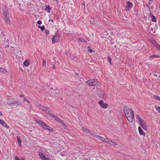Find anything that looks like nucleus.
Listing matches in <instances>:
<instances>
[{
	"mask_svg": "<svg viewBox=\"0 0 160 160\" xmlns=\"http://www.w3.org/2000/svg\"><path fill=\"white\" fill-rule=\"evenodd\" d=\"M45 112L46 113H47V114H48V115H49L51 112L49 111V110H47L46 111H45Z\"/></svg>",
	"mask_w": 160,
	"mask_h": 160,
	"instance_id": "obj_39",
	"label": "nucleus"
},
{
	"mask_svg": "<svg viewBox=\"0 0 160 160\" xmlns=\"http://www.w3.org/2000/svg\"><path fill=\"white\" fill-rule=\"evenodd\" d=\"M29 63L28 62L27 60H25L24 62H23V64L26 66H28L29 64Z\"/></svg>",
	"mask_w": 160,
	"mask_h": 160,
	"instance_id": "obj_23",
	"label": "nucleus"
},
{
	"mask_svg": "<svg viewBox=\"0 0 160 160\" xmlns=\"http://www.w3.org/2000/svg\"><path fill=\"white\" fill-rule=\"evenodd\" d=\"M141 126L144 130H147V127L146 125V124L142 125Z\"/></svg>",
	"mask_w": 160,
	"mask_h": 160,
	"instance_id": "obj_25",
	"label": "nucleus"
},
{
	"mask_svg": "<svg viewBox=\"0 0 160 160\" xmlns=\"http://www.w3.org/2000/svg\"><path fill=\"white\" fill-rule=\"evenodd\" d=\"M0 71L2 72H4V71H6L5 70L2 68H0Z\"/></svg>",
	"mask_w": 160,
	"mask_h": 160,
	"instance_id": "obj_42",
	"label": "nucleus"
},
{
	"mask_svg": "<svg viewBox=\"0 0 160 160\" xmlns=\"http://www.w3.org/2000/svg\"><path fill=\"white\" fill-rule=\"evenodd\" d=\"M149 41L150 43L152 44V45L155 47L158 45L156 42L151 37L149 38Z\"/></svg>",
	"mask_w": 160,
	"mask_h": 160,
	"instance_id": "obj_9",
	"label": "nucleus"
},
{
	"mask_svg": "<svg viewBox=\"0 0 160 160\" xmlns=\"http://www.w3.org/2000/svg\"><path fill=\"white\" fill-rule=\"evenodd\" d=\"M152 21H153V22H156V18H155L154 16L152 15Z\"/></svg>",
	"mask_w": 160,
	"mask_h": 160,
	"instance_id": "obj_31",
	"label": "nucleus"
},
{
	"mask_svg": "<svg viewBox=\"0 0 160 160\" xmlns=\"http://www.w3.org/2000/svg\"><path fill=\"white\" fill-rule=\"evenodd\" d=\"M106 143H108V144L111 145H117L118 143L116 142L110 140L109 139H108L106 141Z\"/></svg>",
	"mask_w": 160,
	"mask_h": 160,
	"instance_id": "obj_11",
	"label": "nucleus"
},
{
	"mask_svg": "<svg viewBox=\"0 0 160 160\" xmlns=\"http://www.w3.org/2000/svg\"><path fill=\"white\" fill-rule=\"evenodd\" d=\"M39 120H40L38 119H35V121H36L38 123V122H39L38 121H39Z\"/></svg>",
	"mask_w": 160,
	"mask_h": 160,
	"instance_id": "obj_45",
	"label": "nucleus"
},
{
	"mask_svg": "<svg viewBox=\"0 0 160 160\" xmlns=\"http://www.w3.org/2000/svg\"><path fill=\"white\" fill-rule=\"evenodd\" d=\"M15 159L16 160H19V159L17 157H15Z\"/></svg>",
	"mask_w": 160,
	"mask_h": 160,
	"instance_id": "obj_48",
	"label": "nucleus"
},
{
	"mask_svg": "<svg viewBox=\"0 0 160 160\" xmlns=\"http://www.w3.org/2000/svg\"><path fill=\"white\" fill-rule=\"evenodd\" d=\"M126 117L128 121L131 122L133 119L134 118V114L133 111H132V113H130V114H129L126 116Z\"/></svg>",
	"mask_w": 160,
	"mask_h": 160,
	"instance_id": "obj_5",
	"label": "nucleus"
},
{
	"mask_svg": "<svg viewBox=\"0 0 160 160\" xmlns=\"http://www.w3.org/2000/svg\"><path fill=\"white\" fill-rule=\"evenodd\" d=\"M52 67H53V68L54 69L55 68V67L54 65H53Z\"/></svg>",
	"mask_w": 160,
	"mask_h": 160,
	"instance_id": "obj_49",
	"label": "nucleus"
},
{
	"mask_svg": "<svg viewBox=\"0 0 160 160\" xmlns=\"http://www.w3.org/2000/svg\"><path fill=\"white\" fill-rule=\"evenodd\" d=\"M9 105H12V103H8V104Z\"/></svg>",
	"mask_w": 160,
	"mask_h": 160,
	"instance_id": "obj_50",
	"label": "nucleus"
},
{
	"mask_svg": "<svg viewBox=\"0 0 160 160\" xmlns=\"http://www.w3.org/2000/svg\"><path fill=\"white\" fill-rule=\"evenodd\" d=\"M89 52H92V49H89Z\"/></svg>",
	"mask_w": 160,
	"mask_h": 160,
	"instance_id": "obj_46",
	"label": "nucleus"
},
{
	"mask_svg": "<svg viewBox=\"0 0 160 160\" xmlns=\"http://www.w3.org/2000/svg\"><path fill=\"white\" fill-rule=\"evenodd\" d=\"M42 127L44 129H47L50 131H51L52 130V129L51 127L45 123L44 124H43V126H42Z\"/></svg>",
	"mask_w": 160,
	"mask_h": 160,
	"instance_id": "obj_10",
	"label": "nucleus"
},
{
	"mask_svg": "<svg viewBox=\"0 0 160 160\" xmlns=\"http://www.w3.org/2000/svg\"><path fill=\"white\" fill-rule=\"evenodd\" d=\"M26 100V99L25 98H24V99H23V101H25Z\"/></svg>",
	"mask_w": 160,
	"mask_h": 160,
	"instance_id": "obj_54",
	"label": "nucleus"
},
{
	"mask_svg": "<svg viewBox=\"0 0 160 160\" xmlns=\"http://www.w3.org/2000/svg\"><path fill=\"white\" fill-rule=\"evenodd\" d=\"M17 139H18V145L20 147H21L22 144H21V140L20 139V138H19V137L17 136Z\"/></svg>",
	"mask_w": 160,
	"mask_h": 160,
	"instance_id": "obj_20",
	"label": "nucleus"
},
{
	"mask_svg": "<svg viewBox=\"0 0 160 160\" xmlns=\"http://www.w3.org/2000/svg\"><path fill=\"white\" fill-rule=\"evenodd\" d=\"M27 101L28 103L29 102V101Z\"/></svg>",
	"mask_w": 160,
	"mask_h": 160,
	"instance_id": "obj_55",
	"label": "nucleus"
},
{
	"mask_svg": "<svg viewBox=\"0 0 160 160\" xmlns=\"http://www.w3.org/2000/svg\"><path fill=\"white\" fill-rule=\"evenodd\" d=\"M139 133L141 135H142L144 136H145V133L144 132L141 127H139L138 128Z\"/></svg>",
	"mask_w": 160,
	"mask_h": 160,
	"instance_id": "obj_15",
	"label": "nucleus"
},
{
	"mask_svg": "<svg viewBox=\"0 0 160 160\" xmlns=\"http://www.w3.org/2000/svg\"><path fill=\"white\" fill-rule=\"evenodd\" d=\"M127 5L125 7V9L128 11L130 8H131L133 6L132 3L128 1L127 2Z\"/></svg>",
	"mask_w": 160,
	"mask_h": 160,
	"instance_id": "obj_7",
	"label": "nucleus"
},
{
	"mask_svg": "<svg viewBox=\"0 0 160 160\" xmlns=\"http://www.w3.org/2000/svg\"><path fill=\"white\" fill-rule=\"evenodd\" d=\"M57 121L58 122H59L61 124H64L63 121L60 118H59L58 119Z\"/></svg>",
	"mask_w": 160,
	"mask_h": 160,
	"instance_id": "obj_26",
	"label": "nucleus"
},
{
	"mask_svg": "<svg viewBox=\"0 0 160 160\" xmlns=\"http://www.w3.org/2000/svg\"><path fill=\"white\" fill-rule=\"evenodd\" d=\"M21 97H24V95H21Z\"/></svg>",
	"mask_w": 160,
	"mask_h": 160,
	"instance_id": "obj_52",
	"label": "nucleus"
},
{
	"mask_svg": "<svg viewBox=\"0 0 160 160\" xmlns=\"http://www.w3.org/2000/svg\"><path fill=\"white\" fill-rule=\"evenodd\" d=\"M50 91L53 92V94H56V93H58V92H59V90L58 89H56L54 90L52 89H51Z\"/></svg>",
	"mask_w": 160,
	"mask_h": 160,
	"instance_id": "obj_21",
	"label": "nucleus"
},
{
	"mask_svg": "<svg viewBox=\"0 0 160 160\" xmlns=\"http://www.w3.org/2000/svg\"><path fill=\"white\" fill-rule=\"evenodd\" d=\"M150 2H148V3H146V5L147 7H148L149 9L150 8Z\"/></svg>",
	"mask_w": 160,
	"mask_h": 160,
	"instance_id": "obj_34",
	"label": "nucleus"
},
{
	"mask_svg": "<svg viewBox=\"0 0 160 160\" xmlns=\"http://www.w3.org/2000/svg\"><path fill=\"white\" fill-rule=\"evenodd\" d=\"M132 110H130L129 108L127 107H125L124 108V112L125 115V116H127L129 114H130V113H132Z\"/></svg>",
	"mask_w": 160,
	"mask_h": 160,
	"instance_id": "obj_4",
	"label": "nucleus"
},
{
	"mask_svg": "<svg viewBox=\"0 0 160 160\" xmlns=\"http://www.w3.org/2000/svg\"><path fill=\"white\" fill-rule=\"evenodd\" d=\"M154 98L158 100H160V97L158 96H154Z\"/></svg>",
	"mask_w": 160,
	"mask_h": 160,
	"instance_id": "obj_30",
	"label": "nucleus"
},
{
	"mask_svg": "<svg viewBox=\"0 0 160 160\" xmlns=\"http://www.w3.org/2000/svg\"><path fill=\"white\" fill-rule=\"evenodd\" d=\"M38 155L40 158L42 160H49V158L48 157H46L42 151L39 152Z\"/></svg>",
	"mask_w": 160,
	"mask_h": 160,
	"instance_id": "obj_3",
	"label": "nucleus"
},
{
	"mask_svg": "<svg viewBox=\"0 0 160 160\" xmlns=\"http://www.w3.org/2000/svg\"><path fill=\"white\" fill-rule=\"evenodd\" d=\"M50 117H52V118H54V117H55L54 116H55V115L54 114V113H51V112L50 113V115H49Z\"/></svg>",
	"mask_w": 160,
	"mask_h": 160,
	"instance_id": "obj_32",
	"label": "nucleus"
},
{
	"mask_svg": "<svg viewBox=\"0 0 160 160\" xmlns=\"http://www.w3.org/2000/svg\"><path fill=\"white\" fill-rule=\"evenodd\" d=\"M79 40L81 42H85V40L83 39H82V38H79Z\"/></svg>",
	"mask_w": 160,
	"mask_h": 160,
	"instance_id": "obj_37",
	"label": "nucleus"
},
{
	"mask_svg": "<svg viewBox=\"0 0 160 160\" xmlns=\"http://www.w3.org/2000/svg\"><path fill=\"white\" fill-rule=\"evenodd\" d=\"M159 57V56L157 55H152L150 56V58H158Z\"/></svg>",
	"mask_w": 160,
	"mask_h": 160,
	"instance_id": "obj_24",
	"label": "nucleus"
},
{
	"mask_svg": "<svg viewBox=\"0 0 160 160\" xmlns=\"http://www.w3.org/2000/svg\"><path fill=\"white\" fill-rule=\"evenodd\" d=\"M156 48L160 52V46L158 45L156 46Z\"/></svg>",
	"mask_w": 160,
	"mask_h": 160,
	"instance_id": "obj_35",
	"label": "nucleus"
},
{
	"mask_svg": "<svg viewBox=\"0 0 160 160\" xmlns=\"http://www.w3.org/2000/svg\"><path fill=\"white\" fill-rule=\"evenodd\" d=\"M2 113L0 112V116H2Z\"/></svg>",
	"mask_w": 160,
	"mask_h": 160,
	"instance_id": "obj_51",
	"label": "nucleus"
},
{
	"mask_svg": "<svg viewBox=\"0 0 160 160\" xmlns=\"http://www.w3.org/2000/svg\"><path fill=\"white\" fill-rule=\"evenodd\" d=\"M42 23V22L41 21H38L37 22V23L38 24H41Z\"/></svg>",
	"mask_w": 160,
	"mask_h": 160,
	"instance_id": "obj_43",
	"label": "nucleus"
},
{
	"mask_svg": "<svg viewBox=\"0 0 160 160\" xmlns=\"http://www.w3.org/2000/svg\"><path fill=\"white\" fill-rule=\"evenodd\" d=\"M98 104L101 107L103 108H106L108 106L107 104L104 103L103 101L102 100L98 102Z\"/></svg>",
	"mask_w": 160,
	"mask_h": 160,
	"instance_id": "obj_6",
	"label": "nucleus"
},
{
	"mask_svg": "<svg viewBox=\"0 0 160 160\" xmlns=\"http://www.w3.org/2000/svg\"><path fill=\"white\" fill-rule=\"evenodd\" d=\"M42 66L44 68H46V61L44 59H42Z\"/></svg>",
	"mask_w": 160,
	"mask_h": 160,
	"instance_id": "obj_22",
	"label": "nucleus"
},
{
	"mask_svg": "<svg viewBox=\"0 0 160 160\" xmlns=\"http://www.w3.org/2000/svg\"><path fill=\"white\" fill-rule=\"evenodd\" d=\"M42 109L45 112L48 109H47L45 107H42Z\"/></svg>",
	"mask_w": 160,
	"mask_h": 160,
	"instance_id": "obj_38",
	"label": "nucleus"
},
{
	"mask_svg": "<svg viewBox=\"0 0 160 160\" xmlns=\"http://www.w3.org/2000/svg\"><path fill=\"white\" fill-rule=\"evenodd\" d=\"M55 116V117H54V118H54V119H55V120H57V121L58 119V118H58V116H56V115H55V116Z\"/></svg>",
	"mask_w": 160,
	"mask_h": 160,
	"instance_id": "obj_41",
	"label": "nucleus"
},
{
	"mask_svg": "<svg viewBox=\"0 0 160 160\" xmlns=\"http://www.w3.org/2000/svg\"><path fill=\"white\" fill-rule=\"evenodd\" d=\"M51 9L50 6L48 5H46V6L45 8V10L48 12L49 13L50 12V10Z\"/></svg>",
	"mask_w": 160,
	"mask_h": 160,
	"instance_id": "obj_19",
	"label": "nucleus"
},
{
	"mask_svg": "<svg viewBox=\"0 0 160 160\" xmlns=\"http://www.w3.org/2000/svg\"><path fill=\"white\" fill-rule=\"evenodd\" d=\"M46 33L47 35H48V32H46Z\"/></svg>",
	"mask_w": 160,
	"mask_h": 160,
	"instance_id": "obj_53",
	"label": "nucleus"
},
{
	"mask_svg": "<svg viewBox=\"0 0 160 160\" xmlns=\"http://www.w3.org/2000/svg\"><path fill=\"white\" fill-rule=\"evenodd\" d=\"M0 123L3 126L7 128H8L9 127L5 123V122L2 119H0Z\"/></svg>",
	"mask_w": 160,
	"mask_h": 160,
	"instance_id": "obj_13",
	"label": "nucleus"
},
{
	"mask_svg": "<svg viewBox=\"0 0 160 160\" xmlns=\"http://www.w3.org/2000/svg\"><path fill=\"white\" fill-rule=\"evenodd\" d=\"M98 82L96 79H89L86 82V84L89 86L98 85Z\"/></svg>",
	"mask_w": 160,
	"mask_h": 160,
	"instance_id": "obj_1",
	"label": "nucleus"
},
{
	"mask_svg": "<svg viewBox=\"0 0 160 160\" xmlns=\"http://www.w3.org/2000/svg\"><path fill=\"white\" fill-rule=\"evenodd\" d=\"M38 27L41 29V31H42L44 29L45 27L44 26L41 27L40 26L38 25Z\"/></svg>",
	"mask_w": 160,
	"mask_h": 160,
	"instance_id": "obj_27",
	"label": "nucleus"
},
{
	"mask_svg": "<svg viewBox=\"0 0 160 160\" xmlns=\"http://www.w3.org/2000/svg\"><path fill=\"white\" fill-rule=\"evenodd\" d=\"M108 62H109L110 63V64H111V58L109 56H108Z\"/></svg>",
	"mask_w": 160,
	"mask_h": 160,
	"instance_id": "obj_33",
	"label": "nucleus"
},
{
	"mask_svg": "<svg viewBox=\"0 0 160 160\" xmlns=\"http://www.w3.org/2000/svg\"><path fill=\"white\" fill-rule=\"evenodd\" d=\"M156 110L159 112L160 113V107H156Z\"/></svg>",
	"mask_w": 160,
	"mask_h": 160,
	"instance_id": "obj_36",
	"label": "nucleus"
},
{
	"mask_svg": "<svg viewBox=\"0 0 160 160\" xmlns=\"http://www.w3.org/2000/svg\"><path fill=\"white\" fill-rule=\"evenodd\" d=\"M4 18H5V22L7 23H10V20L9 18V16H8L7 15H5Z\"/></svg>",
	"mask_w": 160,
	"mask_h": 160,
	"instance_id": "obj_17",
	"label": "nucleus"
},
{
	"mask_svg": "<svg viewBox=\"0 0 160 160\" xmlns=\"http://www.w3.org/2000/svg\"><path fill=\"white\" fill-rule=\"evenodd\" d=\"M104 92L103 91H100L98 92V95L100 98H103Z\"/></svg>",
	"mask_w": 160,
	"mask_h": 160,
	"instance_id": "obj_14",
	"label": "nucleus"
},
{
	"mask_svg": "<svg viewBox=\"0 0 160 160\" xmlns=\"http://www.w3.org/2000/svg\"><path fill=\"white\" fill-rule=\"evenodd\" d=\"M45 112L46 113H47V114H48V115H49L51 112L49 111V110H47L46 111H45Z\"/></svg>",
	"mask_w": 160,
	"mask_h": 160,
	"instance_id": "obj_40",
	"label": "nucleus"
},
{
	"mask_svg": "<svg viewBox=\"0 0 160 160\" xmlns=\"http://www.w3.org/2000/svg\"><path fill=\"white\" fill-rule=\"evenodd\" d=\"M39 121L38 123L41 125L42 126H43V124H45V122L40 120Z\"/></svg>",
	"mask_w": 160,
	"mask_h": 160,
	"instance_id": "obj_28",
	"label": "nucleus"
},
{
	"mask_svg": "<svg viewBox=\"0 0 160 160\" xmlns=\"http://www.w3.org/2000/svg\"><path fill=\"white\" fill-rule=\"evenodd\" d=\"M59 40V36L58 34L55 33L52 38V43L55 42H58Z\"/></svg>",
	"mask_w": 160,
	"mask_h": 160,
	"instance_id": "obj_2",
	"label": "nucleus"
},
{
	"mask_svg": "<svg viewBox=\"0 0 160 160\" xmlns=\"http://www.w3.org/2000/svg\"><path fill=\"white\" fill-rule=\"evenodd\" d=\"M94 136L98 139H99L100 140L105 142H106L107 140L108 139L107 138H105L101 136L96 135H94Z\"/></svg>",
	"mask_w": 160,
	"mask_h": 160,
	"instance_id": "obj_8",
	"label": "nucleus"
},
{
	"mask_svg": "<svg viewBox=\"0 0 160 160\" xmlns=\"http://www.w3.org/2000/svg\"><path fill=\"white\" fill-rule=\"evenodd\" d=\"M136 116H137V117L138 118V120H139V119H141V118H140V117L138 115H136Z\"/></svg>",
	"mask_w": 160,
	"mask_h": 160,
	"instance_id": "obj_44",
	"label": "nucleus"
},
{
	"mask_svg": "<svg viewBox=\"0 0 160 160\" xmlns=\"http://www.w3.org/2000/svg\"><path fill=\"white\" fill-rule=\"evenodd\" d=\"M49 21V22H53V20H49V21Z\"/></svg>",
	"mask_w": 160,
	"mask_h": 160,
	"instance_id": "obj_47",
	"label": "nucleus"
},
{
	"mask_svg": "<svg viewBox=\"0 0 160 160\" xmlns=\"http://www.w3.org/2000/svg\"><path fill=\"white\" fill-rule=\"evenodd\" d=\"M139 120L140 122L139 124L141 126L144 124H146V122L143 120L142 118H141L140 119H139Z\"/></svg>",
	"mask_w": 160,
	"mask_h": 160,
	"instance_id": "obj_18",
	"label": "nucleus"
},
{
	"mask_svg": "<svg viewBox=\"0 0 160 160\" xmlns=\"http://www.w3.org/2000/svg\"><path fill=\"white\" fill-rule=\"evenodd\" d=\"M12 103L13 105H21L22 103L18 101H15V102H12Z\"/></svg>",
	"mask_w": 160,
	"mask_h": 160,
	"instance_id": "obj_16",
	"label": "nucleus"
},
{
	"mask_svg": "<svg viewBox=\"0 0 160 160\" xmlns=\"http://www.w3.org/2000/svg\"><path fill=\"white\" fill-rule=\"evenodd\" d=\"M82 130L85 132L86 133H88L89 134L91 135H93V133L92 132L89 131L88 130L84 128H82Z\"/></svg>",
	"mask_w": 160,
	"mask_h": 160,
	"instance_id": "obj_12",
	"label": "nucleus"
},
{
	"mask_svg": "<svg viewBox=\"0 0 160 160\" xmlns=\"http://www.w3.org/2000/svg\"><path fill=\"white\" fill-rule=\"evenodd\" d=\"M3 14L4 15V17L5 16V15H7L9 16V14L8 12L6 11H4L3 13Z\"/></svg>",
	"mask_w": 160,
	"mask_h": 160,
	"instance_id": "obj_29",
	"label": "nucleus"
}]
</instances>
